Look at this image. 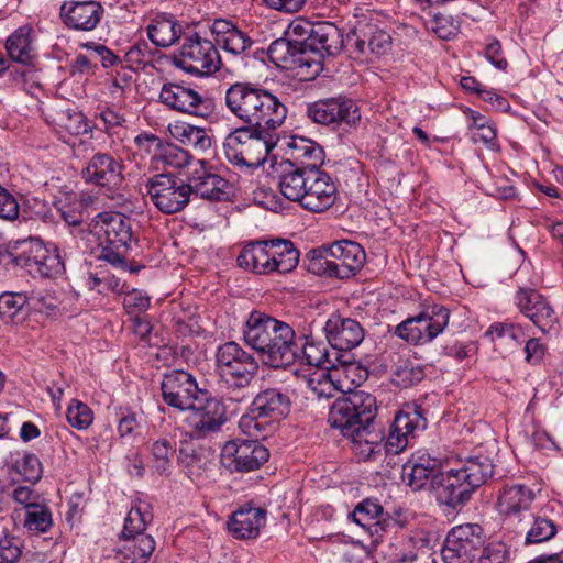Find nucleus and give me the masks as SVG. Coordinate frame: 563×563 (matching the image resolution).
<instances>
[{"label": "nucleus", "instance_id": "nucleus-40", "mask_svg": "<svg viewBox=\"0 0 563 563\" xmlns=\"http://www.w3.org/2000/svg\"><path fill=\"white\" fill-rule=\"evenodd\" d=\"M271 261L273 264V273L277 272L286 274L294 271L298 263L300 253L290 240L272 239L268 240Z\"/></svg>", "mask_w": 563, "mask_h": 563}, {"label": "nucleus", "instance_id": "nucleus-64", "mask_svg": "<svg viewBox=\"0 0 563 563\" xmlns=\"http://www.w3.org/2000/svg\"><path fill=\"white\" fill-rule=\"evenodd\" d=\"M478 563H505L507 551L503 543H489L482 548Z\"/></svg>", "mask_w": 563, "mask_h": 563}, {"label": "nucleus", "instance_id": "nucleus-54", "mask_svg": "<svg viewBox=\"0 0 563 563\" xmlns=\"http://www.w3.org/2000/svg\"><path fill=\"white\" fill-rule=\"evenodd\" d=\"M124 59L130 68L144 69L152 62V51L145 42H139L124 52Z\"/></svg>", "mask_w": 563, "mask_h": 563}, {"label": "nucleus", "instance_id": "nucleus-39", "mask_svg": "<svg viewBox=\"0 0 563 563\" xmlns=\"http://www.w3.org/2000/svg\"><path fill=\"white\" fill-rule=\"evenodd\" d=\"M268 240L254 241L246 244L240 252L236 263L239 267L253 272L255 274L273 273Z\"/></svg>", "mask_w": 563, "mask_h": 563}, {"label": "nucleus", "instance_id": "nucleus-20", "mask_svg": "<svg viewBox=\"0 0 563 563\" xmlns=\"http://www.w3.org/2000/svg\"><path fill=\"white\" fill-rule=\"evenodd\" d=\"M260 439H235L222 446L220 461L230 472H252L268 461V450L258 442Z\"/></svg>", "mask_w": 563, "mask_h": 563}, {"label": "nucleus", "instance_id": "nucleus-31", "mask_svg": "<svg viewBox=\"0 0 563 563\" xmlns=\"http://www.w3.org/2000/svg\"><path fill=\"white\" fill-rule=\"evenodd\" d=\"M155 540L150 534L119 536L113 548L115 563H147L155 550Z\"/></svg>", "mask_w": 563, "mask_h": 563}, {"label": "nucleus", "instance_id": "nucleus-41", "mask_svg": "<svg viewBox=\"0 0 563 563\" xmlns=\"http://www.w3.org/2000/svg\"><path fill=\"white\" fill-rule=\"evenodd\" d=\"M136 141L142 143L146 141L150 147L155 150V157L161 161L164 165L173 168H183L189 164L191 156L189 153L175 144L163 143L159 137L153 134H146L144 136H137Z\"/></svg>", "mask_w": 563, "mask_h": 563}, {"label": "nucleus", "instance_id": "nucleus-57", "mask_svg": "<svg viewBox=\"0 0 563 563\" xmlns=\"http://www.w3.org/2000/svg\"><path fill=\"white\" fill-rule=\"evenodd\" d=\"M30 300L32 301L34 309L47 316L55 314L60 303L55 294L48 290L33 291Z\"/></svg>", "mask_w": 563, "mask_h": 563}, {"label": "nucleus", "instance_id": "nucleus-8", "mask_svg": "<svg viewBox=\"0 0 563 563\" xmlns=\"http://www.w3.org/2000/svg\"><path fill=\"white\" fill-rule=\"evenodd\" d=\"M365 260L366 254L361 244L342 240L310 251L308 271L314 275L345 279L354 276Z\"/></svg>", "mask_w": 563, "mask_h": 563}, {"label": "nucleus", "instance_id": "nucleus-59", "mask_svg": "<svg viewBox=\"0 0 563 563\" xmlns=\"http://www.w3.org/2000/svg\"><path fill=\"white\" fill-rule=\"evenodd\" d=\"M106 155L104 154H96L90 162L88 163L87 167L82 170V177L87 183H95L99 186H104L102 183L104 176H106Z\"/></svg>", "mask_w": 563, "mask_h": 563}, {"label": "nucleus", "instance_id": "nucleus-50", "mask_svg": "<svg viewBox=\"0 0 563 563\" xmlns=\"http://www.w3.org/2000/svg\"><path fill=\"white\" fill-rule=\"evenodd\" d=\"M27 297L21 292H4L0 295V318L5 323H15Z\"/></svg>", "mask_w": 563, "mask_h": 563}, {"label": "nucleus", "instance_id": "nucleus-63", "mask_svg": "<svg viewBox=\"0 0 563 563\" xmlns=\"http://www.w3.org/2000/svg\"><path fill=\"white\" fill-rule=\"evenodd\" d=\"M111 77L112 84L111 86H108V90L112 101H108V104L120 110L124 102V87L129 85L131 76H126V74L120 76L119 73H117L115 77H113L112 74Z\"/></svg>", "mask_w": 563, "mask_h": 563}, {"label": "nucleus", "instance_id": "nucleus-51", "mask_svg": "<svg viewBox=\"0 0 563 563\" xmlns=\"http://www.w3.org/2000/svg\"><path fill=\"white\" fill-rule=\"evenodd\" d=\"M13 468L23 477L25 482L36 484L43 475V466L36 454L24 452L22 456L15 460Z\"/></svg>", "mask_w": 563, "mask_h": 563}, {"label": "nucleus", "instance_id": "nucleus-9", "mask_svg": "<svg viewBox=\"0 0 563 563\" xmlns=\"http://www.w3.org/2000/svg\"><path fill=\"white\" fill-rule=\"evenodd\" d=\"M172 64L186 74L205 77L220 69L221 57L214 42L206 34L187 30L178 49L172 56Z\"/></svg>", "mask_w": 563, "mask_h": 563}, {"label": "nucleus", "instance_id": "nucleus-23", "mask_svg": "<svg viewBox=\"0 0 563 563\" xmlns=\"http://www.w3.org/2000/svg\"><path fill=\"white\" fill-rule=\"evenodd\" d=\"M163 400L166 405L188 411L207 389L199 388L196 378L185 371H173L163 376L161 383Z\"/></svg>", "mask_w": 563, "mask_h": 563}, {"label": "nucleus", "instance_id": "nucleus-24", "mask_svg": "<svg viewBox=\"0 0 563 563\" xmlns=\"http://www.w3.org/2000/svg\"><path fill=\"white\" fill-rule=\"evenodd\" d=\"M515 303L543 334L556 330L558 314L550 301L537 289L519 287L515 295Z\"/></svg>", "mask_w": 563, "mask_h": 563}, {"label": "nucleus", "instance_id": "nucleus-4", "mask_svg": "<svg viewBox=\"0 0 563 563\" xmlns=\"http://www.w3.org/2000/svg\"><path fill=\"white\" fill-rule=\"evenodd\" d=\"M494 465L487 456H471L461 462L459 467L439 471L433 477L432 490L440 505L452 509L467 503L472 494L493 476Z\"/></svg>", "mask_w": 563, "mask_h": 563}, {"label": "nucleus", "instance_id": "nucleus-37", "mask_svg": "<svg viewBox=\"0 0 563 563\" xmlns=\"http://www.w3.org/2000/svg\"><path fill=\"white\" fill-rule=\"evenodd\" d=\"M34 30L25 24L18 27L5 42V49L11 60L22 65H33L36 59Z\"/></svg>", "mask_w": 563, "mask_h": 563}, {"label": "nucleus", "instance_id": "nucleus-45", "mask_svg": "<svg viewBox=\"0 0 563 563\" xmlns=\"http://www.w3.org/2000/svg\"><path fill=\"white\" fill-rule=\"evenodd\" d=\"M153 520V514L147 503L137 501L128 512L124 526L119 536H141L146 534L145 529Z\"/></svg>", "mask_w": 563, "mask_h": 563}, {"label": "nucleus", "instance_id": "nucleus-13", "mask_svg": "<svg viewBox=\"0 0 563 563\" xmlns=\"http://www.w3.org/2000/svg\"><path fill=\"white\" fill-rule=\"evenodd\" d=\"M216 369L219 376L235 388H245L258 372L255 357L235 341L220 344L216 352Z\"/></svg>", "mask_w": 563, "mask_h": 563}, {"label": "nucleus", "instance_id": "nucleus-44", "mask_svg": "<svg viewBox=\"0 0 563 563\" xmlns=\"http://www.w3.org/2000/svg\"><path fill=\"white\" fill-rule=\"evenodd\" d=\"M172 135L186 146L203 152L211 146V137L203 128L188 123H177L170 130Z\"/></svg>", "mask_w": 563, "mask_h": 563}, {"label": "nucleus", "instance_id": "nucleus-3", "mask_svg": "<svg viewBox=\"0 0 563 563\" xmlns=\"http://www.w3.org/2000/svg\"><path fill=\"white\" fill-rule=\"evenodd\" d=\"M225 106L247 126L277 131L286 118L287 107L278 96L253 82H235L225 91Z\"/></svg>", "mask_w": 563, "mask_h": 563}, {"label": "nucleus", "instance_id": "nucleus-10", "mask_svg": "<svg viewBox=\"0 0 563 563\" xmlns=\"http://www.w3.org/2000/svg\"><path fill=\"white\" fill-rule=\"evenodd\" d=\"M376 398L364 390H355L339 397L330 407L328 421L344 437L353 434L362 423L373 422L376 418Z\"/></svg>", "mask_w": 563, "mask_h": 563}, {"label": "nucleus", "instance_id": "nucleus-2", "mask_svg": "<svg viewBox=\"0 0 563 563\" xmlns=\"http://www.w3.org/2000/svg\"><path fill=\"white\" fill-rule=\"evenodd\" d=\"M244 343L271 368H285L296 362V333L286 322L253 310L242 329Z\"/></svg>", "mask_w": 563, "mask_h": 563}, {"label": "nucleus", "instance_id": "nucleus-62", "mask_svg": "<svg viewBox=\"0 0 563 563\" xmlns=\"http://www.w3.org/2000/svg\"><path fill=\"white\" fill-rule=\"evenodd\" d=\"M140 427L141 419L137 413L130 410H124L120 413L118 421V432L120 438H134Z\"/></svg>", "mask_w": 563, "mask_h": 563}, {"label": "nucleus", "instance_id": "nucleus-61", "mask_svg": "<svg viewBox=\"0 0 563 563\" xmlns=\"http://www.w3.org/2000/svg\"><path fill=\"white\" fill-rule=\"evenodd\" d=\"M19 214L20 207L16 198L0 184V219L14 221Z\"/></svg>", "mask_w": 563, "mask_h": 563}, {"label": "nucleus", "instance_id": "nucleus-53", "mask_svg": "<svg viewBox=\"0 0 563 563\" xmlns=\"http://www.w3.org/2000/svg\"><path fill=\"white\" fill-rule=\"evenodd\" d=\"M429 31L434 33L439 38L449 41L459 32V24L452 16L435 14L427 22Z\"/></svg>", "mask_w": 563, "mask_h": 563}, {"label": "nucleus", "instance_id": "nucleus-28", "mask_svg": "<svg viewBox=\"0 0 563 563\" xmlns=\"http://www.w3.org/2000/svg\"><path fill=\"white\" fill-rule=\"evenodd\" d=\"M328 343L339 351H351L364 340V329L358 321L332 313L323 328Z\"/></svg>", "mask_w": 563, "mask_h": 563}, {"label": "nucleus", "instance_id": "nucleus-32", "mask_svg": "<svg viewBox=\"0 0 563 563\" xmlns=\"http://www.w3.org/2000/svg\"><path fill=\"white\" fill-rule=\"evenodd\" d=\"M385 512L383 506L377 501L366 498L360 501L354 510L349 514V518L356 525L364 528L373 538V543H378L383 533L388 527V522L384 518Z\"/></svg>", "mask_w": 563, "mask_h": 563}, {"label": "nucleus", "instance_id": "nucleus-22", "mask_svg": "<svg viewBox=\"0 0 563 563\" xmlns=\"http://www.w3.org/2000/svg\"><path fill=\"white\" fill-rule=\"evenodd\" d=\"M534 499V492L526 485L512 484L503 488L497 498L496 509L507 530L533 514L531 506Z\"/></svg>", "mask_w": 563, "mask_h": 563}, {"label": "nucleus", "instance_id": "nucleus-5", "mask_svg": "<svg viewBox=\"0 0 563 563\" xmlns=\"http://www.w3.org/2000/svg\"><path fill=\"white\" fill-rule=\"evenodd\" d=\"M278 186L282 195L307 211L320 213L333 206L338 189L330 175L322 169L298 172L292 169L279 174Z\"/></svg>", "mask_w": 563, "mask_h": 563}, {"label": "nucleus", "instance_id": "nucleus-21", "mask_svg": "<svg viewBox=\"0 0 563 563\" xmlns=\"http://www.w3.org/2000/svg\"><path fill=\"white\" fill-rule=\"evenodd\" d=\"M267 55L278 67L295 70L303 79H313L320 74L319 64L308 59L305 49L287 36L273 41Z\"/></svg>", "mask_w": 563, "mask_h": 563}, {"label": "nucleus", "instance_id": "nucleus-49", "mask_svg": "<svg viewBox=\"0 0 563 563\" xmlns=\"http://www.w3.org/2000/svg\"><path fill=\"white\" fill-rule=\"evenodd\" d=\"M56 123L60 133H66L73 136L84 135L90 131L89 122L81 112H60L56 119Z\"/></svg>", "mask_w": 563, "mask_h": 563}, {"label": "nucleus", "instance_id": "nucleus-1", "mask_svg": "<svg viewBox=\"0 0 563 563\" xmlns=\"http://www.w3.org/2000/svg\"><path fill=\"white\" fill-rule=\"evenodd\" d=\"M424 413L420 405L405 404L395 416L385 442V434L375 424V419L373 422L358 424L355 432L347 438H351L354 450L365 457L379 453L383 446L389 454H399L409 445L411 439L427 429L428 420Z\"/></svg>", "mask_w": 563, "mask_h": 563}, {"label": "nucleus", "instance_id": "nucleus-56", "mask_svg": "<svg viewBox=\"0 0 563 563\" xmlns=\"http://www.w3.org/2000/svg\"><path fill=\"white\" fill-rule=\"evenodd\" d=\"M66 416L70 426L77 429L89 427L93 419L91 409L86 404L79 401L68 407Z\"/></svg>", "mask_w": 563, "mask_h": 563}, {"label": "nucleus", "instance_id": "nucleus-17", "mask_svg": "<svg viewBox=\"0 0 563 563\" xmlns=\"http://www.w3.org/2000/svg\"><path fill=\"white\" fill-rule=\"evenodd\" d=\"M485 543L483 528L477 523L454 527L441 550L444 563H473Z\"/></svg>", "mask_w": 563, "mask_h": 563}, {"label": "nucleus", "instance_id": "nucleus-25", "mask_svg": "<svg viewBox=\"0 0 563 563\" xmlns=\"http://www.w3.org/2000/svg\"><path fill=\"white\" fill-rule=\"evenodd\" d=\"M347 45L357 57L386 54L391 46V36L376 24L358 20L346 36Z\"/></svg>", "mask_w": 563, "mask_h": 563}, {"label": "nucleus", "instance_id": "nucleus-46", "mask_svg": "<svg viewBox=\"0 0 563 563\" xmlns=\"http://www.w3.org/2000/svg\"><path fill=\"white\" fill-rule=\"evenodd\" d=\"M424 377L423 367L411 362H400L391 373V382L400 388H409L420 383Z\"/></svg>", "mask_w": 563, "mask_h": 563}, {"label": "nucleus", "instance_id": "nucleus-52", "mask_svg": "<svg viewBox=\"0 0 563 563\" xmlns=\"http://www.w3.org/2000/svg\"><path fill=\"white\" fill-rule=\"evenodd\" d=\"M22 554L21 540L8 532L0 531V563H16Z\"/></svg>", "mask_w": 563, "mask_h": 563}, {"label": "nucleus", "instance_id": "nucleus-11", "mask_svg": "<svg viewBox=\"0 0 563 563\" xmlns=\"http://www.w3.org/2000/svg\"><path fill=\"white\" fill-rule=\"evenodd\" d=\"M10 254L12 262L33 277L57 278L65 272V264L58 250H51L36 238L18 241Z\"/></svg>", "mask_w": 563, "mask_h": 563}, {"label": "nucleus", "instance_id": "nucleus-16", "mask_svg": "<svg viewBox=\"0 0 563 563\" xmlns=\"http://www.w3.org/2000/svg\"><path fill=\"white\" fill-rule=\"evenodd\" d=\"M145 187L153 205L165 214L181 211L192 195L189 184L174 174L154 175Z\"/></svg>", "mask_w": 563, "mask_h": 563}, {"label": "nucleus", "instance_id": "nucleus-12", "mask_svg": "<svg viewBox=\"0 0 563 563\" xmlns=\"http://www.w3.org/2000/svg\"><path fill=\"white\" fill-rule=\"evenodd\" d=\"M450 311L442 305H423L420 312L400 322L394 334L411 345L432 342L448 327Z\"/></svg>", "mask_w": 563, "mask_h": 563}, {"label": "nucleus", "instance_id": "nucleus-38", "mask_svg": "<svg viewBox=\"0 0 563 563\" xmlns=\"http://www.w3.org/2000/svg\"><path fill=\"white\" fill-rule=\"evenodd\" d=\"M266 511L261 508L239 509L232 514L228 521V529L236 539H251L260 533L265 525Z\"/></svg>", "mask_w": 563, "mask_h": 563}, {"label": "nucleus", "instance_id": "nucleus-29", "mask_svg": "<svg viewBox=\"0 0 563 563\" xmlns=\"http://www.w3.org/2000/svg\"><path fill=\"white\" fill-rule=\"evenodd\" d=\"M103 7L93 0L65 1L59 9L63 23L71 30L91 31L100 22Z\"/></svg>", "mask_w": 563, "mask_h": 563}, {"label": "nucleus", "instance_id": "nucleus-47", "mask_svg": "<svg viewBox=\"0 0 563 563\" xmlns=\"http://www.w3.org/2000/svg\"><path fill=\"white\" fill-rule=\"evenodd\" d=\"M53 526L51 509L43 504L29 506L25 510L24 527L34 532H47Z\"/></svg>", "mask_w": 563, "mask_h": 563}, {"label": "nucleus", "instance_id": "nucleus-60", "mask_svg": "<svg viewBox=\"0 0 563 563\" xmlns=\"http://www.w3.org/2000/svg\"><path fill=\"white\" fill-rule=\"evenodd\" d=\"M122 305L128 314L132 317L141 316L150 307V297L141 291L133 290L128 292L122 300Z\"/></svg>", "mask_w": 563, "mask_h": 563}, {"label": "nucleus", "instance_id": "nucleus-48", "mask_svg": "<svg viewBox=\"0 0 563 563\" xmlns=\"http://www.w3.org/2000/svg\"><path fill=\"white\" fill-rule=\"evenodd\" d=\"M151 453L156 471L161 474H169L172 461L176 454V442L168 439L156 440L152 443Z\"/></svg>", "mask_w": 563, "mask_h": 563}, {"label": "nucleus", "instance_id": "nucleus-42", "mask_svg": "<svg viewBox=\"0 0 563 563\" xmlns=\"http://www.w3.org/2000/svg\"><path fill=\"white\" fill-rule=\"evenodd\" d=\"M124 166L121 161L108 156V200L114 201L113 206L129 209L126 195L128 184L123 176Z\"/></svg>", "mask_w": 563, "mask_h": 563}, {"label": "nucleus", "instance_id": "nucleus-34", "mask_svg": "<svg viewBox=\"0 0 563 563\" xmlns=\"http://www.w3.org/2000/svg\"><path fill=\"white\" fill-rule=\"evenodd\" d=\"M439 462L430 456H418L409 460L402 467V479L412 490L428 488L432 490L433 477L438 476Z\"/></svg>", "mask_w": 563, "mask_h": 563}, {"label": "nucleus", "instance_id": "nucleus-30", "mask_svg": "<svg viewBox=\"0 0 563 563\" xmlns=\"http://www.w3.org/2000/svg\"><path fill=\"white\" fill-rule=\"evenodd\" d=\"M210 32L216 46L234 56L244 54L253 44L249 34L230 20L216 19L210 26Z\"/></svg>", "mask_w": 563, "mask_h": 563}, {"label": "nucleus", "instance_id": "nucleus-26", "mask_svg": "<svg viewBox=\"0 0 563 563\" xmlns=\"http://www.w3.org/2000/svg\"><path fill=\"white\" fill-rule=\"evenodd\" d=\"M308 59L319 64L320 73L323 69L325 58L338 56L344 46V40L341 30L333 23L321 21L316 23L312 29L310 42H307Z\"/></svg>", "mask_w": 563, "mask_h": 563}, {"label": "nucleus", "instance_id": "nucleus-18", "mask_svg": "<svg viewBox=\"0 0 563 563\" xmlns=\"http://www.w3.org/2000/svg\"><path fill=\"white\" fill-rule=\"evenodd\" d=\"M307 117L314 123L336 129L342 124L355 126L361 121L356 103L345 97H330L308 103Z\"/></svg>", "mask_w": 563, "mask_h": 563}, {"label": "nucleus", "instance_id": "nucleus-36", "mask_svg": "<svg viewBox=\"0 0 563 563\" xmlns=\"http://www.w3.org/2000/svg\"><path fill=\"white\" fill-rule=\"evenodd\" d=\"M147 36L158 47H169L183 40L186 31L172 14L159 13L151 19L146 26Z\"/></svg>", "mask_w": 563, "mask_h": 563}, {"label": "nucleus", "instance_id": "nucleus-58", "mask_svg": "<svg viewBox=\"0 0 563 563\" xmlns=\"http://www.w3.org/2000/svg\"><path fill=\"white\" fill-rule=\"evenodd\" d=\"M314 27L316 23H310L307 20H296L289 24L286 36L292 38L302 49H306L307 42H310Z\"/></svg>", "mask_w": 563, "mask_h": 563}, {"label": "nucleus", "instance_id": "nucleus-27", "mask_svg": "<svg viewBox=\"0 0 563 563\" xmlns=\"http://www.w3.org/2000/svg\"><path fill=\"white\" fill-rule=\"evenodd\" d=\"M289 158L280 162V174L296 169H321L324 161L323 148L314 141L303 136H292L288 142Z\"/></svg>", "mask_w": 563, "mask_h": 563}, {"label": "nucleus", "instance_id": "nucleus-7", "mask_svg": "<svg viewBox=\"0 0 563 563\" xmlns=\"http://www.w3.org/2000/svg\"><path fill=\"white\" fill-rule=\"evenodd\" d=\"M278 140L276 131L243 125L227 135L223 151L230 164L253 170L266 162Z\"/></svg>", "mask_w": 563, "mask_h": 563}, {"label": "nucleus", "instance_id": "nucleus-6", "mask_svg": "<svg viewBox=\"0 0 563 563\" xmlns=\"http://www.w3.org/2000/svg\"><path fill=\"white\" fill-rule=\"evenodd\" d=\"M290 409L291 399L287 390L278 387L262 389L240 418L239 428L250 438L265 439L289 415Z\"/></svg>", "mask_w": 563, "mask_h": 563}, {"label": "nucleus", "instance_id": "nucleus-33", "mask_svg": "<svg viewBox=\"0 0 563 563\" xmlns=\"http://www.w3.org/2000/svg\"><path fill=\"white\" fill-rule=\"evenodd\" d=\"M305 343L299 345L296 341V361L305 362L307 365L321 367L325 369L334 368L336 362L350 364L349 361L341 360L342 355L338 352H330L327 344L322 341H313L308 336H302ZM301 340V338H299Z\"/></svg>", "mask_w": 563, "mask_h": 563}, {"label": "nucleus", "instance_id": "nucleus-15", "mask_svg": "<svg viewBox=\"0 0 563 563\" xmlns=\"http://www.w3.org/2000/svg\"><path fill=\"white\" fill-rule=\"evenodd\" d=\"M228 421L225 404L209 390L201 394L184 418L185 427L195 439H206L221 432Z\"/></svg>", "mask_w": 563, "mask_h": 563}, {"label": "nucleus", "instance_id": "nucleus-43", "mask_svg": "<svg viewBox=\"0 0 563 563\" xmlns=\"http://www.w3.org/2000/svg\"><path fill=\"white\" fill-rule=\"evenodd\" d=\"M197 176L192 177L189 186L192 188V195L208 200H221L224 196L223 187L225 180L217 174L207 173L202 170L200 174L196 172Z\"/></svg>", "mask_w": 563, "mask_h": 563}, {"label": "nucleus", "instance_id": "nucleus-19", "mask_svg": "<svg viewBox=\"0 0 563 563\" xmlns=\"http://www.w3.org/2000/svg\"><path fill=\"white\" fill-rule=\"evenodd\" d=\"M133 223L134 220L123 211L108 210V263L130 272L135 269L128 267L126 257L132 246L137 244Z\"/></svg>", "mask_w": 563, "mask_h": 563}, {"label": "nucleus", "instance_id": "nucleus-35", "mask_svg": "<svg viewBox=\"0 0 563 563\" xmlns=\"http://www.w3.org/2000/svg\"><path fill=\"white\" fill-rule=\"evenodd\" d=\"M509 531L514 532L519 539H522L526 545L538 544L552 539L556 533V526L547 517L531 514Z\"/></svg>", "mask_w": 563, "mask_h": 563}, {"label": "nucleus", "instance_id": "nucleus-55", "mask_svg": "<svg viewBox=\"0 0 563 563\" xmlns=\"http://www.w3.org/2000/svg\"><path fill=\"white\" fill-rule=\"evenodd\" d=\"M178 460L184 467L188 468L190 474L200 471L206 464L200 451L197 450L191 442L180 443Z\"/></svg>", "mask_w": 563, "mask_h": 563}, {"label": "nucleus", "instance_id": "nucleus-14", "mask_svg": "<svg viewBox=\"0 0 563 563\" xmlns=\"http://www.w3.org/2000/svg\"><path fill=\"white\" fill-rule=\"evenodd\" d=\"M158 101L172 111L203 119L213 111V102L207 91L185 80L163 84Z\"/></svg>", "mask_w": 563, "mask_h": 563}]
</instances>
